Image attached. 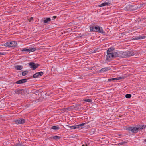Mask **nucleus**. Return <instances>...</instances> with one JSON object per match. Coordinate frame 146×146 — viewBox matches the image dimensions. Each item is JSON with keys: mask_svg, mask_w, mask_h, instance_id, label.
<instances>
[{"mask_svg": "<svg viewBox=\"0 0 146 146\" xmlns=\"http://www.w3.org/2000/svg\"><path fill=\"white\" fill-rule=\"evenodd\" d=\"M121 54L122 55V58L134 55L133 52L131 51L121 52Z\"/></svg>", "mask_w": 146, "mask_h": 146, "instance_id": "nucleus-1", "label": "nucleus"}, {"mask_svg": "<svg viewBox=\"0 0 146 146\" xmlns=\"http://www.w3.org/2000/svg\"><path fill=\"white\" fill-rule=\"evenodd\" d=\"M29 66H31L30 68L33 70L36 69L39 66V65L38 64H35L34 62H30L28 63Z\"/></svg>", "mask_w": 146, "mask_h": 146, "instance_id": "nucleus-2", "label": "nucleus"}, {"mask_svg": "<svg viewBox=\"0 0 146 146\" xmlns=\"http://www.w3.org/2000/svg\"><path fill=\"white\" fill-rule=\"evenodd\" d=\"M113 56L112 53H107V55L106 57V59L108 60H110L112 58H113Z\"/></svg>", "mask_w": 146, "mask_h": 146, "instance_id": "nucleus-3", "label": "nucleus"}, {"mask_svg": "<svg viewBox=\"0 0 146 146\" xmlns=\"http://www.w3.org/2000/svg\"><path fill=\"white\" fill-rule=\"evenodd\" d=\"M15 93L18 94L24 95L25 94V91L23 89H19L15 91Z\"/></svg>", "mask_w": 146, "mask_h": 146, "instance_id": "nucleus-4", "label": "nucleus"}, {"mask_svg": "<svg viewBox=\"0 0 146 146\" xmlns=\"http://www.w3.org/2000/svg\"><path fill=\"white\" fill-rule=\"evenodd\" d=\"M86 123H83L79 125H77L74 126H71L70 127V128L72 129H75L77 128H78L80 127L83 126L85 124H86Z\"/></svg>", "mask_w": 146, "mask_h": 146, "instance_id": "nucleus-5", "label": "nucleus"}, {"mask_svg": "<svg viewBox=\"0 0 146 146\" xmlns=\"http://www.w3.org/2000/svg\"><path fill=\"white\" fill-rule=\"evenodd\" d=\"M98 27L99 26H93L92 27H90V29L91 31L98 32V31H99L98 30Z\"/></svg>", "mask_w": 146, "mask_h": 146, "instance_id": "nucleus-6", "label": "nucleus"}, {"mask_svg": "<svg viewBox=\"0 0 146 146\" xmlns=\"http://www.w3.org/2000/svg\"><path fill=\"white\" fill-rule=\"evenodd\" d=\"M43 74V73L42 72H37L33 75V77L35 78L38 77L39 76H42Z\"/></svg>", "mask_w": 146, "mask_h": 146, "instance_id": "nucleus-7", "label": "nucleus"}, {"mask_svg": "<svg viewBox=\"0 0 146 146\" xmlns=\"http://www.w3.org/2000/svg\"><path fill=\"white\" fill-rule=\"evenodd\" d=\"M80 105V104H78L77 105H75V106H71V107H70V108H69L68 109V108H65L64 110H70V109H73L74 108H76V109H79L80 110H81V107H78V108H77V107L79 106Z\"/></svg>", "mask_w": 146, "mask_h": 146, "instance_id": "nucleus-8", "label": "nucleus"}, {"mask_svg": "<svg viewBox=\"0 0 146 146\" xmlns=\"http://www.w3.org/2000/svg\"><path fill=\"white\" fill-rule=\"evenodd\" d=\"M121 52L119 53V54L117 53V52H114L112 53L113 55V58L116 57H119L120 58H122V55L121 54Z\"/></svg>", "mask_w": 146, "mask_h": 146, "instance_id": "nucleus-9", "label": "nucleus"}, {"mask_svg": "<svg viewBox=\"0 0 146 146\" xmlns=\"http://www.w3.org/2000/svg\"><path fill=\"white\" fill-rule=\"evenodd\" d=\"M27 81V79H23L17 81L15 83L16 84H22L26 82Z\"/></svg>", "mask_w": 146, "mask_h": 146, "instance_id": "nucleus-10", "label": "nucleus"}, {"mask_svg": "<svg viewBox=\"0 0 146 146\" xmlns=\"http://www.w3.org/2000/svg\"><path fill=\"white\" fill-rule=\"evenodd\" d=\"M15 122L17 124H23L25 123V121L24 119H22L16 120Z\"/></svg>", "mask_w": 146, "mask_h": 146, "instance_id": "nucleus-11", "label": "nucleus"}, {"mask_svg": "<svg viewBox=\"0 0 146 146\" xmlns=\"http://www.w3.org/2000/svg\"><path fill=\"white\" fill-rule=\"evenodd\" d=\"M10 47H15L17 46V43L15 41H12L10 42Z\"/></svg>", "mask_w": 146, "mask_h": 146, "instance_id": "nucleus-12", "label": "nucleus"}, {"mask_svg": "<svg viewBox=\"0 0 146 146\" xmlns=\"http://www.w3.org/2000/svg\"><path fill=\"white\" fill-rule=\"evenodd\" d=\"M110 3L108 2H105L104 3L100 5H99V6L100 7H102V6H104L106 5H110Z\"/></svg>", "mask_w": 146, "mask_h": 146, "instance_id": "nucleus-13", "label": "nucleus"}, {"mask_svg": "<svg viewBox=\"0 0 146 146\" xmlns=\"http://www.w3.org/2000/svg\"><path fill=\"white\" fill-rule=\"evenodd\" d=\"M139 129V128L136 127H133L132 128V132L134 133H136L138 132V130Z\"/></svg>", "mask_w": 146, "mask_h": 146, "instance_id": "nucleus-14", "label": "nucleus"}, {"mask_svg": "<svg viewBox=\"0 0 146 146\" xmlns=\"http://www.w3.org/2000/svg\"><path fill=\"white\" fill-rule=\"evenodd\" d=\"M113 48H111L109 49L107 51V53H113L112 52L114 50Z\"/></svg>", "mask_w": 146, "mask_h": 146, "instance_id": "nucleus-15", "label": "nucleus"}, {"mask_svg": "<svg viewBox=\"0 0 146 146\" xmlns=\"http://www.w3.org/2000/svg\"><path fill=\"white\" fill-rule=\"evenodd\" d=\"M15 68L18 70H20L23 68V66L21 65H17L15 66Z\"/></svg>", "mask_w": 146, "mask_h": 146, "instance_id": "nucleus-16", "label": "nucleus"}, {"mask_svg": "<svg viewBox=\"0 0 146 146\" xmlns=\"http://www.w3.org/2000/svg\"><path fill=\"white\" fill-rule=\"evenodd\" d=\"M110 69L108 67L104 68H102L100 70V71L102 72H104L109 70Z\"/></svg>", "mask_w": 146, "mask_h": 146, "instance_id": "nucleus-17", "label": "nucleus"}, {"mask_svg": "<svg viewBox=\"0 0 146 146\" xmlns=\"http://www.w3.org/2000/svg\"><path fill=\"white\" fill-rule=\"evenodd\" d=\"M145 36H138L136 38H133V39L134 40H138V39H142L145 38Z\"/></svg>", "mask_w": 146, "mask_h": 146, "instance_id": "nucleus-18", "label": "nucleus"}, {"mask_svg": "<svg viewBox=\"0 0 146 146\" xmlns=\"http://www.w3.org/2000/svg\"><path fill=\"white\" fill-rule=\"evenodd\" d=\"M98 30L99 31H98V32L101 33H102V34L105 33L104 32H103V30L102 29V28L101 27H99L98 28Z\"/></svg>", "mask_w": 146, "mask_h": 146, "instance_id": "nucleus-19", "label": "nucleus"}, {"mask_svg": "<svg viewBox=\"0 0 146 146\" xmlns=\"http://www.w3.org/2000/svg\"><path fill=\"white\" fill-rule=\"evenodd\" d=\"M42 21L44 23H47L48 22L50 21L51 19L50 18H47L46 19L43 20Z\"/></svg>", "mask_w": 146, "mask_h": 146, "instance_id": "nucleus-20", "label": "nucleus"}, {"mask_svg": "<svg viewBox=\"0 0 146 146\" xmlns=\"http://www.w3.org/2000/svg\"><path fill=\"white\" fill-rule=\"evenodd\" d=\"M28 73V71H27V70L24 71L23 72H22V75L23 76H25Z\"/></svg>", "mask_w": 146, "mask_h": 146, "instance_id": "nucleus-21", "label": "nucleus"}, {"mask_svg": "<svg viewBox=\"0 0 146 146\" xmlns=\"http://www.w3.org/2000/svg\"><path fill=\"white\" fill-rule=\"evenodd\" d=\"M59 127L55 126H54L52 127L51 129L54 130H58L59 129Z\"/></svg>", "mask_w": 146, "mask_h": 146, "instance_id": "nucleus-22", "label": "nucleus"}, {"mask_svg": "<svg viewBox=\"0 0 146 146\" xmlns=\"http://www.w3.org/2000/svg\"><path fill=\"white\" fill-rule=\"evenodd\" d=\"M61 137L58 136H54L53 137V138L55 140H58L60 139Z\"/></svg>", "mask_w": 146, "mask_h": 146, "instance_id": "nucleus-23", "label": "nucleus"}, {"mask_svg": "<svg viewBox=\"0 0 146 146\" xmlns=\"http://www.w3.org/2000/svg\"><path fill=\"white\" fill-rule=\"evenodd\" d=\"M18 141H19V143H17L15 145V146H24V145H23L22 143H20L19 140H18Z\"/></svg>", "mask_w": 146, "mask_h": 146, "instance_id": "nucleus-24", "label": "nucleus"}, {"mask_svg": "<svg viewBox=\"0 0 146 146\" xmlns=\"http://www.w3.org/2000/svg\"><path fill=\"white\" fill-rule=\"evenodd\" d=\"M132 31V30H129V31H125V32H123V33L125 35H126V34L127 33H131Z\"/></svg>", "mask_w": 146, "mask_h": 146, "instance_id": "nucleus-25", "label": "nucleus"}, {"mask_svg": "<svg viewBox=\"0 0 146 146\" xmlns=\"http://www.w3.org/2000/svg\"><path fill=\"white\" fill-rule=\"evenodd\" d=\"M83 101L85 102H92V100L90 99H84Z\"/></svg>", "mask_w": 146, "mask_h": 146, "instance_id": "nucleus-26", "label": "nucleus"}, {"mask_svg": "<svg viewBox=\"0 0 146 146\" xmlns=\"http://www.w3.org/2000/svg\"><path fill=\"white\" fill-rule=\"evenodd\" d=\"M10 42H6L5 44V46H9L10 47Z\"/></svg>", "mask_w": 146, "mask_h": 146, "instance_id": "nucleus-27", "label": "nucleus"}, {"mask_svg": "<svg viewBox=\"0 0 146 146\" xmlns=\"http://www.w3.org/2000/svg\"><path fill=\"white\" fill-rule=\"evenodd\" d=\"M131 96V94H127L125 95V97L127 98H129Z\"/></svg>", "mask_w": 146, "mask_h": 146, "instance_id": "nucleus-28", "label": "nucleus"}, {"mask_svg": "<svg viewBox=\"0 0 146 146\" xmlns=\"http://www.w3.org/2000/svg\"><path fill=\"white\" fill-rule=\"evenodd\" d=\"M115 79H117L115 78H113L109 79H108V82H111L112 81L115 80Z\"/></svg>", "mask_w": 146, "mask_h": 146, "instance_id": "nucleus-29", "label": "nucleus"}, {"mask_svg": "<svg viewBox=\"0 0 146 146\" xmlns=\"http://www.w3.org/2000/svg\"><path fill=\"white\" fill-rule=\"evenodd\" d=\"M29 51L33 52L36 50V49L35 48H31L29 49Z\"/></svg>", "mask_w": 146, "mask_h": 146, "instance_id": "nucleus-30", "label": "nucleus"}, {"mask_svg": "<svg viewBox=\"0 0 146 146\" xmlns=\"http://www.w3.org/2000/svg\"><path fill=\"white\" fill-rule=\"evenodd\" d=\"M126 143H127V142L125 141H124V142H123L119 143L118 144V145H123L124 144Z\"/></svg>", "mask_w": 146, "mask_h": 146, "instance_id": "nucleus-31", "label": "nucleus"}, {"mask_svg": "<svg viewBox=\"0 0 146 146\" xmlns=\"http://www.w3.org/2000/svg\"><path fill=\"white\" fill-rule=\"evenodd\" d=\"M29 49H26V48H23V49L22 51H28L29 52Z\"/></svg>", "mask_w": 146, "mask_h": 146, "instance_id": "nucleus-32", "label": "nucleus"}, {"mask_svg": "<svg viewBox=\"0 0 146 146\" xmlns=\"http://www.w3.org/2000/svg\"><path fill=\"white\" fill-rule=\"evenodd\" d=\"M132 128L133 127H129L127 129L129 131H132Z\"/></svg>", "mask_w": 146, "mask_h": 146, "instance_id": "nucleus-33", "label": "nucleus"}, {"mask_svg": "<svg viewBox=\"0 0 146 146\" xmlns=\"http://www.w3.org/2000/svg\"><path fill=\"white\" fill-rule=\"evenodd\" d=\"M5 54V52H0V55H3Z\"/></svg>", "mask_w": 146, "mask_h": 146, "instance_id": "nucleus-34", "label": "nucleus"}, {"mask_svg": "<svg viewBox=\"0 0 146 146\" xmlns=\"http://www.w3.org/2000/svg\"><path fill=\"white\" fill-rule=\"evenodd\" d=\"M116 78L117 79H115V80H120L122 78L121 77H118V78Z\"/></svg>", "mask_w": 146, "mask_h": 146, "instance_id": "nucleus-35", "label": "nucleus"}, {"mask_svg": "<svg viewBox=\"0 0 146 146\" xmlns=\"http://www.w3.org/2000/svg\"><path fill=\"white\" fill-rule=\"evenodd\" d=\"M33 17L31 18L29 20V21H31V20H33Z\"/></svg>", "mask_w": 146, "mask_h": 146, "instance_id": "nucleus-36", "label": "nucleus"}, {"mask_svg": "<svg viewBox=\"0 0 146 146\" xmlns=\"http://www.w3.org/2000/svg\"><path fill=\"white\" fill-rule=\"evenodd\" d=\"M53 17L54 18V19H55L57 17L56 16H54Z\"/></svg>", "mask_w": 146, "mask_h": 146, "instance_id": "nucleus-37", "label": "nucleus"}, {"mask_svg": "<svg viewBox=\"0 0 146 146\" xmlns=\"http://www.w3.org/2000/svg\"><path fill=\"white\" fill-rule=\"evenodd\" d=\"M118 135L119 136H120L121 135H121V134H118Z\"/></svg>", "mask_w": 146, "mask_h": 146, "instance_id": "nucleus-38", "label": "nucleus"}, {"mask_svg": "<svg viewBox=\"0 0 146 146\" xmlns=\"http://www.w3.org/2000/svg\"><path fill=\"white\" fill-rule=\"evenodd\" d=\"M144 141V142H146V139H145Z\"/></svg>", "mask_w": 146, "mask_h": 146, "instance_id": "nucleus-39", "label": "nucleus"}, {"mask_svg": "<svg viewBox=\"0 0 146 146\" xmlns=\"http://www.w3.org/2000/svg\"><path fill=\"white\" fill-rule=\"evenodd\" d=\"M85 145H86V146H88V145L87 144H86Z\"/></svg>", "mask_w": 146, "mask_h": 146, "instance_id": "nucleus-40", "label": "nucleus"}, {"mask_svg": "<svg viewBox=\"0 0 146 146\" xmlns=\"http://www.w3.org/2000/svg\"><path fill=\"white\" fill-rule=\"evenodd\" d=\"M82 146H85V145H82Z\"/></svg>", "mask_w": 146, "mask_h": 146, "instance_id": "nucleus-41", "label": "nucleus"}]
</instances>
